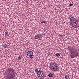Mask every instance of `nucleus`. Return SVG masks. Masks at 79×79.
Here are the masks:
<instances>
[{
	"mask_svg": "<svg viewBox=\"0 0 79 79\" xmlns=\"http://www.w3.org/2000/svg\"><path fill=\"white\" fill-rule=\"evenodd\" d=\"M46 21H44L42 22H41V24H43V23H46Z\"/></svg>",
	"mask_w": 79,
	"mask_h": 79,
	"instance_id": "obj_15",
	"label": "nucleus"
},
{
	"mask_svg": "<svg viewBox=\"0 0 79 79\" xmlns=\"http://www.w3.org/2000/svg\"><path fill=\"white\" fill-rule=\"evenodd\" d=\"M68 50H69V52L71 54L69 55V56L71 58H74L76 57V55L75 53L77 52V49L75 48L73 46L72 47H68Z\"/></svg>",
	"mask_w": 79,
	"mask_h": 79,
	"instance_id": "obj_2",
	"label": "nucleus"
},
{
	"mask_svg": "<svg viewBox=\"0 0 79 79\" xmlns=\"http://www.w3.org/2000/svg\"><path fill=\"white\" fill-rule=\"evenodd\" d=\"M35 72H36V73H37L38 74V72H39V70L38 69H35Z\"/></svg>",
	"mask_w": 79,
	"mask_h": 79,
	"instance_id": "obj_12",
	"label": "nucleus"
},
{
	"mask_svg": "<svg viewBox=\"0 0 79 79\" xmlns=\"http://www.w3.org/2000/svg\"><path fill=\"white\" fill-rule=\"evenodd\" d=\"M22 58V56H21V55L19 56L18 57V60H21Z\"/></svg>",
	"mask_w": 79,
	"mask_h": 79,
	"instance_id": "obj_11",
	"label": "nucleus"
},
{
	"mask_svg": "<svg viewBox=\"0 0 79 79\" xmlns=\"http://www.w3.org/2000/svg\"><path fill=\"white\" fill-rule=\"evenodd\" d=\"M50 69L52 71H54L56 72V71H58V66L56 64H54L53 63H51L50 64Z\"/></svg>",
	"mask_w": 79,
	"mask_h": 79,
	"instance_id": "obj_3",
	"label": "nucleus"
},
{
	"mask_svg": "<svg viewBox=\"0 0 79 79\" xmlns=\"http://www.w3.org/2000/svg\"><path fill=\"white\" fill-rule=\"evenodd\" d=\"M44 76V72L41 71V70H39L37 73V76L40 78L43 77Z\"/></svg>",
	"mask_w": 79,
	"mask_h": 79,
	"instance_id": "obj_4",
	"label": "nucleus"
},
{
	"mask_svg": "<svg viewBox=\"0 0 79 79\" xmlns=\"http://www.w3.org/2000/svg\"><path fill=\"white\" fill-rule=\"evenodd\" d=\"M56 56H60V53H56Z\"/></svg>",
	"mask_w": 79,
	"mask_h": 79,
	"instance_id": "obj_14",
	"label": "nucleus"
},
{
	"mask_svg": "<svg viewBox=\"0 0 79 79\" xmlns=\"http://www.w3.org/2000/svg\"><path fill=\"white\" fill-rule=\"evenodd\" d=\"M48 76H49V77H50V74H48Z\"/></svg>",
	"mask_w": 79,
	"mask_h": 79,
	"instance_id": "obj_20",
	"label": "nucleus"
},
{
	"mask_svg": "<svg viewBox=\"0 0 79 79\" xmlns=\"http://www.w3.org/2000/svg\"><path fill=\"white\" fill-rule=\"evenodd\" d=\"M53 77V75L52 73H50V77Z\"/></svg>",
	"mask_w": 79,
	"mask_h": 79,
	"instance_id": "obj_13",
	"label": "nucleus"
},
{
	"mask_svg": "<svg viewBox=\"0 0 79 79\" xmlns=\"http://www.w3.org/2000/svg\"><path fill=\"white\" fill-rule=\"evenodd\" d=\"M62 36V35H60V37H61Z\"/></svg>",
	"mask_w": 79,
	"mask_h": 79,
	"instance_id": "obj_21",
	"label": "nucleus"
},
{
	"mask_svg": "<svg viewBox=\"0 0 79 79\" xmlns=\"http://www.w3.org/2000/svg\"><path fill=\"white\" fill-rule=\"evenodd\" d=\"M42 35L40 33L38 34L37 35H36L34 37V38L35 39H38V40H41L42 39L40 38H42Z\"/></svg>",
	"mask_w": 79,
	"mask_h": 79,
	"instance_id": "obj_5",
	"label": "nucleus"
},
{
	"mask_svg": "<svg viewBox=\"0 0 79 79\" xmlns=\"http://www.w3.org/2000/svg\"><path fill=\"white\" fill-rule=\"evenodd\" d=\"M65 77L66 79H69V78L70 77L69 76L68 74L66 75L65 76Z\"/></svg>",
	"mask_w": 79,
	"mask_h": 79,
	"instance_id": "obj_9",
	"label": "nucleus"
},
{
	"mask_svg": "<svg viewBox=\"0 0 79 79\" xmlns=\"http://www.w3.org/2000/svg\"><path fill=\"white\" fill-rule=\"evenodd\" d=\"M27 55L29 57H30V59H32L33 58V52L31 51H29L27 53Z\"/></svg>",
	"mask_w": 79,
	"mask_h": 79,
	"instance_id": "obj_6",
	"label": "nucleus"
},
{
	"mask_svg": "<svg viewBox=\"0 0 79 79\" xmlns=\"http://www.w3.org/2000/svg\"><path fill=\"white\" fill-rule=\"evenodd\" d=\"M72 20H73V23H74V22H77V20H76V19H73Z\"/></svg>",
	"mask_w": 79,
	"mask_h": 79,
	"instance_id": "obj_17",
	"label": "nucleus"
},
{
	"mask_svg": "<svg viewBox=\"0 0 79 79\" xmlns=\"http://www.w3.org/2000/svg\"><path fill=\"white\" fill-rule=\"evenodd\" d=\"M71 26H72V27L74 28H77L79 27V25H78V23L76 22H74V23H70Z\"/></svg>",
	"mask_w": 79,
	"mask_h": 79,
	"instance_id": "obj_7",
	"label": "nucleus"
},
{
	"mask_svg": "<svg viewBox=\"0 0 79 79\" xmlns=\"http://www.w3.org/2000/svg\"><path fill=\"white\" fill-rule=\"evenodd\" d=\"M69 6H73V4H70L69 5Z\"/></svg>",
	"mask_w": 79,
	"mask_h": 79,
	"instance_id": "obj_18",
	"label": "nucleus"
},
{
	"mask_svg": "<svg viewBox=\"0 0 79 79\" xmlns=\"http://www.w3.org/2000/svg\"><path fill=\"white\" fill-rule=\"evenodd\" d=\"M74 17L73 15H70L69 16V19H70V20H72L74 19Z\"/></svg>",
	"mask_w": 79,
	"mask_h": 79,
	"instance_id": "obj_8",
	"label": "nucleus"
},
{
	"mask_svg": "<svg viewBox=\"0 0 79 79\" xmlns=\"http://www.w3.org/2000/svg\"><path fill=\"white\" fill-rule=\"evenodd\" d=\"M7 73H10L8 74L9 78L8 79H15V69L11 68H8L6 70Z\"/></svg>",
	"mask_w": 79,
	"mask_h": 79,
	"instance_id": "obj_1",
	"label": "nucleus"
},
{
	"mask_svg": "<svg viewBox=\"0 0 79 79\" xmlns=\"http://www.w3.org/2000/svg\"><path fill=\"white\" fill-rule=\"evenodd\" d=\"M3 47L4 48H6L8 47V46L6 44H4L3 45Z\"/></svg>",
	"mask_w": 79,
	"mask_h": 79,
	"instance_id": "obj_10",
	"label": "nucleus"
},
{
	"mask_svg": "<svg viewBox=\"0 0 79 79\" xmlns=\"http://www.w3.org/2000/svg\"><path fill=\"white\" fill-rule=\"evenodd\" d=\"M8 32H5V35H8Z\"/></svg>",
	"mask_w": 79,
	"mask_h": 79,
	"instance_id": "obj_16",
	"label": "nucleus"
},
{
	"mask_svg": "<svg viewBox=\"0 0 79 79\" xmlns=\"http://www.w3.org/2000/svg\"><path fill=\"white\" fill-rule=\"evenodd\" d=\"M76 55H77V56H78V55H79V53H78V52H77Z\"/></svg>",
	"mask_w": 79,
	"mask_h": 79,
	"instance_id": "obj_19",
	"label": "nucleus"
}]
</instances>
